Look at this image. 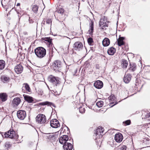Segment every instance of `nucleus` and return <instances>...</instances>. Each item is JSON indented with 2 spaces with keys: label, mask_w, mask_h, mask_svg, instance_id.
Segmentation results:
<instances>
[{
  "label": "nucleus",
  "mask_w": 150,
  "mask_h": 150,
  "mask_svg": "<svg viewBox=\"0 0 150 150\" xmlns=\"http://www.w3.org/2000/svg\"><path fill=\"white\" fill-rule=\"evenodd\" d=\"M34 52L35 55L38 58L41 59L46 55V49L42 47H38L35 49Z\"/></svg>",
  "instance_id": "f257e3e1"
},
{
  "label": "nucleus",
  "mask_w": 150,
  "mask_h": 150,
  "mask_svg": "<svg viewBox=\"0 0 150 150\" xmlns=\"http://www.w3.org/2000/svg\"><path fill=\"white\" fill-rule=\"evenodd\" d=\"M36 122L39 124H44L46 121V116L42 114H38L36 117Z\"/></svg>",
  "instance_id": "f03ea898"
},
{
  "label": "nucleus",
  "mask_w": 150,
  "mask_h": 150,
  "mask_svg": "<svg viewBox=\"0 0 150 150\" xmlns=\"http://www.w3.org/2000/svg\"><path fill=\"white\" fill-rule=\"evenodd\" d=\"M48 79L49 81L54 84H55L56 86H57V84H59L60 82L59 78L55 77L52 75L48 77Z\"/></svg>",
  "instance_id": "7ed1b4c3"
},
{
  "label": "nucleus",
  "mask_w": 150,
  "mask_h": 150,
  "mask_svg": "<svg viewBox=\"0 0 150 150\" xmlns=\"http://www.w3.org/2000/svg\"><path fill=\"white\" fill-rule=\"evenodd\" d=\"M53 69L54 71H59L61 67V62L59 60L55 61L53 64Z\"/></svg>",
  "instance_id": "20e7f679"
},
{
  "label": "nucleus",
  "mask_w": 150,
  "mask_h": 150,
  "mask_svg": "<svg viewBox=\"0 0 150 150\" xmlns=\"http://www.w3.org/2000/svg\"><path fill=\"white\" fill-rule=\"evenodd\" d=\"M3 134L5 138H9L11 139L13 138L16 135L15 132L13 130L12 131L9 130L7 132L3 133Z\"/></svg>",
  "instance_id": "39448f33"
},
{
  "label": "nucleus",
  "mask_w": 150,
  "mask_h": 150,
  "mask_svg": "<svg viewBox=\"0 0 150 150\" xmlns=\"http://www.w3.org/2000/svg\"><path fill=\"white\" fill-rule=\"evenodd\" d=\"M17 116L21 120H23L25 117L26 113L25 111L23 110H20L17 112Z\"/></svg>",
  "instance_id": "423d86ee"
},
{
  "label": "nucleus",
  "mask_w": 150,
  "mask_h": 150,
  "mask_svg": "<svg viewBox=\"0 0 150 150\" xmlns=\"http://www.w3.org/2000/svg\"><path fill=\"white\" fill-rule=\"evenodd\" d=\"M104 131V129L103 127H102L101 126H99L97 129L96 131H95L97 137L99 138L102 137V135L101 134L103 133Z\"/></svg>",
  "instance_id": "0eeeda50"
},
{
  "label": "nucleus",
  "mask_w": 150,
  "mask_h": 150,
  "mask_svg": "<svg viewBox=\"0 0 150 150\" xmlns=\"http://www.w3.org/2000/svg\"><path fill=\"white\" fill-rule=\"evenodd\" d=\"M50 125L51 127L54 128H57L60 126L59 122L56 119H53L51 121Z\"/></svg>",
  "instance_id": "6e6552de"
},
{
  "label": "nucleus",
  "mask_w": 150,
  "mask_h": 150,
  "mask_svg": "<svg viewBox=\"0 0 150 150\" xmlns=\"http://www.w3.org/2000/svg\"><path fill=\"white\" fill-rule=\"evenodd\" d=\"M83 47L82 43L79 42H77L74 44V49L76 50L80 51Z\"/></svg>",
  "instance_id": "1a4fd4ad"
},
{
  "label": "nucleus",
  "mask_w": 150,
  "mask_h": 150,
  "mask_svg": "<svg viewBox=\"0 0 150 150\" xmlns=\"http://www.w3.org/2000/svg\"><path fill=\"white\" fill-rule=\"evenodd\" d=\"M123 139L122 135L120 133H117L115 136V139L117 142L120 143Z\"/></svg>",
  "instance_id": "9d476101"
},
{
  "label": "nucleus",
  "mask_w": 150,
  "mask_h": 150,
  "mask_svg": "<svg viewBox=\"0 0 150 150\" xmlns=\"http://www.w3.org/2000/svg\"><path fill=\"white\" fill-rule=\"evenodd\" d=\"M22 91V92L23 93H25L26 92L30 93L31 92V90L29 86L27 83L23 84Z\"/></svg>",
  "instance_id": "9b49d317"
},
{
  "label": "nucleus",
  "mask_w": 150,
  "mask_h": 150,
  "mask_svg": "<svg viewBox=\"0 0 150 150\" xmlns=\"http://www.w3.org/2000/svg\"><path fill=\"white\" fill-rule=\"evenodd\" d=\"M15 72L17 74H20L23 70V67L20 64L16 66L14 68Z\"/></svg>",
  "instance_id": "f8f14e48"
},
{
  "label": "nucleus",
  "mask_w": 150,
  "mask_h": 150,
  "mask_svg": "<svg viewBox=\"0 0 150 150\" xmlns=\"http://www.w3.org/2000/svg\"><path fill=\"white\" fill-rule=\"evenodd\" d=\"M69 138L67 135H63L59 139V142L62 144H64L66 143V142L68 141Z\"/></svg>",
  "instance_id": "ddd939ff"
},
{
  "label": "nucleus",
  "mask_w": 150,
  "mask_h": 150,
  "mask_svg": "<svg viewBox=\"0 0 150 150\" xmlns=\"http://www.w3.org/2000/svg\"><path fill=\"white\" fill-rule=\"evenodd\" d=\"M64 150H72L73 146L70 143L67 142L64 144L63 146Z\"/></svg>",
  "instance_id": "4468645a"
},
{
  "label": "nucleus",
  "mask_w": 150,
  "mask_h": 150,
  "mask_svg": "<svg viewBox=\"0 0 150 150\" xmlns=\"http://www.w3.org/2000/svg\"><path fill=\"white\" fill-rule=\"evenodd\" d=\"M106 19H105V20L103 19V18H102L100 20L99 25L101 27L100 28L101 29H104V28L107 26L106 23Z\"/></svg>",
  "instance_id": "2eb2a0df"
},
{
  "label": "nucleus",
  "mask_w": 150,
  "mask_h": 150,
  "mask_svg": "<svg viewBox=\"0 0 150 150\" xmlns=\"http://www.w3.org/2000/svg\"><path fill=\"white\" fill-rule=\"evenodd\" d=\"M94 86L96 88L100 89L102 87L103 83L101 81L99 80L97 81L94 83Z\"/></svg>",
  "instance_id": "dca6fc26"
},
{
  "label": "nucleus",
  "mask_w": 150,
  "mask_h": 150,
  "mask_svg": "<svg viewBox=\"0 0 150 150\" xmlns=\"http://www.w3.org/2000/svg\"><path fill=\"white\" fill-rule=\"evenodd\" d=\"M131 76L130 74H127L125 75L124 77V81L126 83H129L131 79Z\"/></svg>",
  "instance_id": "f3484780"
},
{
  "label": "nucleus",
  "mask_w": 150,
  "mask_h": 150,
  "mask_svg": "<svg viewBox=\"0 0 150 150\" xmlns=\"http://www.w3.org/2000/svg\"><path fill=\"white\" fill-rule=\"evenodd\" d=\"M116 51L115 49L113 47H111L109 48L107 51L109 55H113Z\"/></svg>",
  "instance_id": "a211bd4d"
},
{
  "label": "nucleus",
  "mask_w": 150,
  "mask_h": 150,
  "mask_svg": "<svg viewBox=\"0 0 150 150\" xmlns=\"http://www.w3.org/2000/svg\"><path fill=\"white\" fill-rule=\"evenodd\" d=\"M102 44L104 46H107L110 44V41L109 39L107 38H105L102 41Z\"/></svg>",
  "instance_id": "6ab92c4d"
},
{
  "label": "nucleus",
  "mask_w": 150,
  "mask_h": 150,
  "mask_svg": "<svg viewBox=\"0 0 150 150\" xmlns=\"http://www.w3.org/2000/svg\"><path fill=\"white\" fill-rule=\"evenodd\" d=\"M124 38L123 37H120L117 40L118 44L119 46H121L124 44L123 41Z\"/></svg>",
  "instance_id": "aec40b11"
},
{
  "label": "nucleus",
  "mask_w": 150,
  "mask_h": 150,
  "mask_svg": "<svg viewBox=\"0 0 150 150\" xmlns=\"http://www.w3.org/2000/svg\"><path fill=\"white\" fill-rule=\"evenodd\" d=\"M25 100L29 103H31L33 101V98L32 97L23 95Z\"/></svg>",
  "instance_id": "412c9836"
},
{
  "label": "nucleus",
  "mask_w": 150,
  "mask_h": 150,
  "mask_svg": "<svg viewBox=\"0 0 150 150\" xmlns=\"http://www.w3.org/2000/svg\"><path fill=\"white\" fill-rule=\"evenodd\" d=\"M20 99L19 98H16L13 99L12 103L14 105H17L20 103Z\"/></svg>",
  "instance_id": "4be33fe9"
},
{
  "label": "nucleus",
  "mask_w": 150,
  "mask_h": 150,
  "mask_svg": "<svg viewBox=\"0 0 150 150\" xmlns=\"http://www.w3.org/2000/svg\"><path fill=\"white\" fill-rule=\"evenodd\" d=\"M5 64V62L4 60H0V70H2L4 69Z\"/></svg>",
  "instance_id": "5701e85b"
},
{
  "label": "nucleus",
  "mask_w": 150,
  "mask_h": 150,
  "mask_svg": "<svg viewBox=\"0 0 150 150\" xmlns=\"http://www.w3.org/2000/svg\"><path fill=\"white\" fill-rule=\"evenodd\" d=\"M1 80L4 83L8 82L10 80V79L8 77L5 76H2L1 77Z\"/></svg>",
  "instance_id": "b1692460"
},
{
  "label": "nucleus",
  "mask_w": 150,
  "mask_h": 150,
  "mask_svg": "<svg viewBox=\"0 0 150 150\" xmlns=\"http://www.w3.org/2000/svg\"><path fill=\"white\" fill-rule=\"evenodd\" d=\"M0 98L3 101H5L7 100V96L5 93H1L0 94Z\"/></svg>",
  "instance_id": "393cba45"
},
{
  "label": "nucleus",
  "mask_w": 150,
  "mask_h": 150,
  "mask_svg": "<svg viewBox=\"0 0 150 150\" xmlns=\"http://www.w3.org/2000/svg\"><path fill=\"white\" fill-rule=\"evenodd\" d=\"M38 8V6L36 5H32V11L35 13H37Z\"/></svg>",
  "instance_id": "a878e982"
},
{
  "label": "nucleus",
  "mask_w": 150,
  "mask_h": 150,
  "mask_svg": "<svg viewBox=\"0 0 150 150\" xmlns=\"http://www.w3.org/2000/svg\"><path fill=\"white\" fill-rule=\"evenodd\" d=\"M122 65L123 68H126L128 65L127 61L126 60L123 59L122 62Z\"/></svg>",
  "instance_id": "bb28decb"
},
{
  "label": "nucleus",
  "mask_w": 150,
  "mask_h": 150,
  "mask_svg": "<svg viewBox=\"0 0 150 150\" xmlns=\"http://www.w3.org/2000/svg\"><path fill=\"white\" fill-rule=\"evenodd\" d=\"M93 22H91L90 26V30H88V32L90 34H91L93 32Z\"/></svg>",
  "instance_id": "cd10ccee"
},
{
  "label": "nucleus",
  "mask_w": 150,
  "mask_h": 150,
  "mask_svg": "<svg viewBox=\"0 0 150 150\" xmlns=\"http://www.w3.org/2000/svg\"><path fill=\"white\" fill-rule=\"evenodd\" d=\"M130 67L129 69V70L132 71H134L136 69V66L135 64H133L132 65L130 64Z\"/></svg>",
  "instance_id": "c85d7f7f"
},
{
  "label": "nucleus",
  "mask_w": 150,
  "mask_h": 150,
  "mask_svg": "<svg viewBox=\"0 0 150 150\" xmlns=\"http://www.w3.org/2000/svg\"><path fill=\"white\" fill-rule=\"evenodd\" d=\"M150 114V112L146 113V112H144V113H142V118L145 119L149 118V115Z\"/></svg>",
  "instance_id": "c756f323"
},
{
  "label": "nucleus",
  "mask_w": 150,
  "mask_h": 150,
  "mask_svg": "<svg viewBox=\"0 0 150 150\" xmlns=\"http://www.w3.org/2000/svg\"><path fill=\"white\" fill-rule=\"evenodd\" d=\"M103 101L100 100L96 104V105L99 108H100L103 105Z\"/></svg>",
  "instance_id": "7c9ffc66"
},
{
  "label": "nucleus",
  "mask_w": 150,
  "mask_h": 150,
  "mask_svg": "<svg viewBox=\"0 0 150 150\" xmlns=\"http://www.w3.org/2000/svg\"><path fill=\"white\" fill-rule=\"evenodd\" d=\"M64 12V10L62 8H59L55 11V13H57L62 14Z\"/></svg>",
  "instance_id": "2f4dec72"
},
{
  "label": "nucleus",
  "mask_w": 150,
  "mask_h": 150,
  "mask_svg": "<svg viewBox=\"0 0 150 150\" xmlns=\"http://www.w3.org/2000/svg\"><path fill=\"white\" fill-rule=\"evenodd\" d=\"M41 104L42 105H52L53 104L51 102H50L48 101H46L45 102H42L41 103Z\"/></svg>",
  "instance_id": "473e14b6"
},
{
  "label": "nucleus",
  "mask_w": 150,
  "mask_h": 150,
  "mask_svg": "<svg viewBox=\"0 0 150 150\" xmlns=\"http://www.w3.org/2000/svg\"><path fill=\"white\" fill-rule=\"evenodd\" d=\"M44 40L45 41H47L50 45H52V39L50 38H46L44 39Z\"/></svg>",
  "instance_id": "72a5a7b5"
},
{
  "label": "nucleus",
  "mask_w": 150,
  "mask_h": 150,
  "mask_svg": "<svg viewBox=\"0 0 150 150\" xmlns=\"http://www.w3.org/2000/svg\"><path fill=\"white\" fill-rule=\"evenodd\" d=\"M123 124H124V125L126 126L129 125L131 124V121L130 120H127L123 122Z\"/></svg>",
  "instance_id": "f704fd0d"
},
{
  "label": "nucleus",
  "mask_w": 150,
  "mask_h": 150,
  "mask_svg": "<svg viewBox=\"0 0 150 150\" xmlns=\"http://www.w3.org/2000/svg\"><path fill=\"white\" fill-rule=\"evenodd\" d=\"M47 137L48 139L50 140H53L55 138L54 135L52 134L48 135Z\"/></svg>",
  "instance_id": "c9c22d12"
},
{
  "label": "nucleus",
  "mask_w": 150,
  "mask_h": 150,
  "mask_svg": "<svg viewBox=\"0 0 150 150\" xmlns=\"http://www.w3.org/2000/svg\"><path fill=\"white\" fill-rule=\"evenodd\" d=\"M88 42L89 45H91L93 42V40L92 38H89L88 39Z\"/></svg>",
  "instance_id": "e433bc0d"
},
{
  "label": "nucleus",
  "mask_w": 150,
  "mask_h": 150,
  "mask_svg": "<svg viewBox=\"0 0 150 150\" xmlns=\"http://www.w3.org/2000/svg\"><path fill=\"white\" fill-rule=\"evenodd\" d=\"M85 109L84 108L80 107L79 108V111L80 113H83L85 112Z\"/></svg>",
  "instance_id": "4c0bfd02"
},
{
  "label": "nucleus",
  "mask_w": 150,
  "mask_h": 150,
  "mask_svg": "<svg viewBox=\"0 0 150 150\" xmlns=\"http://www.w3.org/2000/svg\"><path fill=\"white\" fill-rule=\"evenodd\" d=\"M109 100H111V102L114 101L115 99L114 95L111 96L109 97Z\"/></svg>",
  "instance_id": "58836bf2"
},
{
  "label": "nucleus",
  "mask_w": 150,
  "mask_h": 150,
  "mask_svg": "<svg viewBox=\"0 0 150 150\" xmlns=\"http://www.w3.org/2000/svg\"><path fill=\"white\" fill-rule=\"evenodd\" d=\"M117 103L116 102H111V103H110V106H111V107H112L114 105L117 104Z\"/></svg>",
  "instance_id": "ea45409f"
},
{
  "label": "nucleus",
  "mask_w": 150,
  "mask_h": 150,
  "mask_svg": "<svg viewBox=\"0 0 150 150\" xmlns=\"http://www.w3.org/2000/svg\"><path fill=\"white\" fill-rule=\"evenodd\" d=\"M127 147L125 146H123L120 148L119 150H126Z\"/></svg>",
  "instance_id": "a19ab883"
},
{
  "label": "nucleus",
  "mask_w": 150,
  "mask_h": 150,
  "mask_svg": "<svg viewBox=\"0 0 150 150\" xmlns=\"http://www.w3.org/2000/svg\"><path fill=\"white\" fill-rule=\"evenodd\" d=\"M46 23L48 24H50L52 23V20L51 19H48L47 20Z\"/></svg>",
  "instance_id": "79ce46f5"
},
{
  "label": "nucleus",
  "mask_w": 150,
  "mask_h": 150,
  "mask_svg": "<svg viewBox=\"0 0 150 150\" xmlns=\"http://www.w3.org/2000/svg\"><path fill=\"white\" fill-rule=\"evenodd\" d=\"M53 91L54 93V94L56 95H58L60 94V92L59 91L58 92L56 91L55 90H53Z\"/></svg>",
  "instance_id": "37998d69"
},
{
  "label": "nucleus",
  "mask_w": 150,
  "mask_h": 150,
  "mask_svg": "<svg viewBox=\"0 0 150 150\" xmlns=\"http://www.w3.org/2000/svg\"><path fill=\"white\" fill-rule=\"evenodd\" d=\"M29 22L30 23H32L33 22V21L32 20V19H30V18L29 19Z\"/></svg>",
  "instance_id": "c03bdc74"
},
{
  "label": "nucleus",
  "mask_w": 150,
  "mask_h": 150,
  "mask_svg": "<svg viewBox=\"0 0 150 150\" xmlns=\"http://www.w3.org/2000/svg\"><path fill=\"white\" fill-rule=\"evenodd\" d=\"M20 5V4L19 3H18L17 4L16 6H19Z\"/></svg>",
  "instance_id": "a18cd8bd"
},
{
  "label": "nucleus",
  "mask_w": 150,
  "mask_h": 150,
  "mask_svg": "<svg viewBox=\"0 0 150 150\" xmlns=\"http://www.w3.org/2000/svg\"><path fill=\"white\" fill-rule=\"evenodd\" d=\"M102 18H103V19H104V20H105V19H106L105 16H103V17Z\"/></svg>",
  "instance_id": "49530a36"
},
{
  "label": "nucleus",
  "mask_w": 150,
  "mask_h": 150,
  "mask_svg": "<svg viewBox=\"0 0 150 150\" xmlns=\"http://www.w3.org/2000/svg\"><path fill=\"white\" fill-rule=\"evenodd\" d=\"M5 1V0H4V1ZM3 1H1V4L2 6H3Z\"/></svg>",
  "instance_id": "de8ad7c7"
},
{
  "label": "nucleus",
  "mask_w": 150,
  "mask_h": 150,
  "mask_svg": "<svg viewBox=\"0 0 150 150\" xmlns=\"http://www.w3.org/2000/svg\"><path fill=\"white\" fill-rule=\"evenodd\" d=\"M11 3H13V4H14V5H15V3H14L13 2H12Z\"/></svg>",
  "instance_id": "09e8293b"
}]
</instances>
